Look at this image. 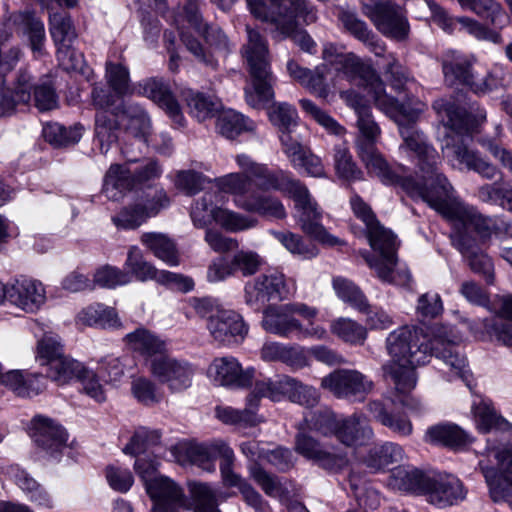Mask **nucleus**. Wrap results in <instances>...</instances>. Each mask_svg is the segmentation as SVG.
Segmentation results:
<instances>
[{
  "label": "nucleus",
  "mask_w": 512,
  "mask_h": 512,
  "mask_svg": "<svg viewBox=\"0 0 512 512\" xmlns=\"http://www.w3.org/2000/svg\"><path fill=\"white\" fill-rule=\"evenodd\" d=\"M386 349L391 361L383 366V371L398 391L407 392L416 387L415 368L428 363L432 355L442 361L440 371L447 381L461 379L472 388L467 359L443 328H438L431 339L415 326L397 328L388 334Z\"/></svg>",
  "instance_id": "f257e3e1"
},
{
  "label": "nucleus",
  "mask_w": 512,
  "mask_h": 512,
  "mask_svg": "<svg viewBox=\"0 0 512 512\" xmlns=\"http://www.w3.org/2000/svg\"><path fill=\"white\" fill-rule=\"evenodd\" d=\"M174 460L180 465L192 464L206 472H214L215 459H221L219 470L224 487L237 488L245 503L256 512H271L269 505L254 487L234 471L235 454L227 442L216 439L209 443H178L170 450Z\"/></svg>",
  "instance_id": "f03ea898"
},
{
  "label": "nucleus",
  "mask_w": 512,
  "mask_h": 512,
  "mask_svg": "<svg viewBox=\"0 0 512 512\" xmlns=\"http://www.w3.org/2000/svg\"><path fill=\"white\" fill-rule=\"evenodd\" d=\"M402 138L403 145H401V148L415 153L418 158V165L422 172V182L416 181L412 177H405L402 166L398 168L399 171L392 170L379 151L361 161L368 173L377 176L383 183L400 185L410 197L421 198L426 202L423 195L413 194L410 188H419L427 193H439V185L435 180V174H440L437 171L439 156L436 150L426 142L423 133L419 130H403Z\"/></svg>",
  "instance_id": "7ed1b4c3"
},
{
  "label": "nucleus",
  "mask_w": 512,
  "mask_h": 512,
  "mask_svg": "<svg viewBox=\"0 0 512 512\" xmlns=\"http://www.w3.org/2000/svg\"><path fill=\"white\" fill-rule=\"evenodd\" d=\"M439 193L423 192L419 188H410L413 194L423 195L426 203L446 218L459 233L474 230L481 237L494 234H508L512 230L510 222L501 217H485L473 206L465 204L454 194V189L443 174H435Z\"/></svg>",
  "instance_id": "20e7f679"
},
{
  "label": "nucleus",
  "mask_w": 512,
  "mask_h": 512,
  "mask_svg": "<svg viewBox=\"0 0 512 512\" xmlns=\"http://www.w3.org/2000/svg\"><path fill=\"white\" fill-rule=\"evenodd\" d=\"M254 168L251 178H254L255 185L260 190H280L293 198L295 206L300 212L298 220L300 228L307 236L329 247L344 244L343 240L330 234L320 223L322 212L304 184L288 177L283 172L272 173L265 165L254 166Z\"/></svg>",
  "instance_id": "39448f33"
},
{
  "label": "nucleus",
  "mask_w": 512,
  "mask_h": 512,
  "mask_svg": "<svg viewBox=\"0 0 512 512\" xmlns=\"http://www.w3.org/2000/svg\"><path fill=\"white\" fill-rule=\"evenodd\" d=\"M251 13L275 26L277 36L291 37L303 51L314 53L316 44L306 31L298 30L301 23L316 21V13L306 0H271L268 9L261 0H246Z\"/></svg>",
  "instance_id": "423d86ee"
},
{
  "label": "nucleus",
  "mask_w": 512,
  "mask_h": 512,
  "mask_svg": "<svg viewBox=\"0 0 512 512\" xmlns=\"http://www.w3.org/2000/svg\"><path fill=\"white\" fill-rule=\"evenodd\" d=\"M335 68L351 80L358 79L359 85L372 95L376 106L399 126L414 123L424 110V104L421 102L410 108L388 96L384 83L376 71L353 53H347Z\"/></svg>",
  "instance_id": "0eeeda50"
},
{
  "label": "nucleus",
  "mask_w": 512,
  "mask_h": 512,
  "mask_svg": "<svg viewBox=\"0 0 512 512\" xmlns=\"http://www.w3.org/2000/svg\"><path fill=\"white\" fill-rule=\"evenodd\" d=\"M247 43L242 47V55L247 62L254 92H246L247 103L252 107L269 102L274 97L275 78L271 71L268 43L261 33L246 27Z\"/></svg>",
  "instance_id": "6e6552de"
},
{
  "label": "nucleus",
  "mask_w": 512,
  "mask_h": 512,
  "mask_svg": "<svg viewBox=\"0 0 512 512\" xmlns=\"http://www.w3.org/2000/svg\"><path fill=\"white\" fill-rule=\"evenodd\" d=\"M252 181L243 173H230L215 179L219 191L231 194L238 208L276 219L286 217L285 208L277 198L251 190Z\"/></svg>",
  "instance_id": "1a4fd4ad"
},
{
  "label": "nucleus",
  "mask_w": 512,
  "mask_h": 512,
  "mask_svg": "<svg viewBox=\"0 0 512 512\" xmlns=\"http://www.w3.org/2000/svg\"><path fill=\"white\" fill-rule=\"evenodd\" d=\"M318 315V309L302 302H292L282 305H268L263 310L262 328L271 334L290 338L303 331V324L297 318L311 323Z\"/></svg>",
  "instance_id": "9d476101"
},
{
  "label": "nucleus",
  "mask_w": 512,
  "mask_h": 512,
  "mask_svg": "<svg viewBox=\"0 0 512 512\" xmlns=\"http://www.w3.org/2000/svg\"><path fill=\"white\" fill-rule=\"evenodd\" d=\"M367 237L372 249L379 252L380 258L376 259L368 252H363L362 256L366 263L375 270L380 280L395 283L396 236L378 223L367 231Z\"/></svg>",
  "instance_id": "9b49d317"
},
{
  "label": "nucleus",
  "mask_w": 512,
  "mask_h": 512,
  "mask_svg": "<svg viewBox=\"0 0 512 512\" xmlns=\"http://www.w3.org/2000/svg\"><path fill=\"white\" fill-rule=\"evenodd\" d=\"M214 197L213 193H205L193 205L190 215L195 226L203 228L211 220L229 232L244 231L256 226L257 221L253 218L229 209L214 207Z\"/></svg>",
  "instance_id": "f8f14e48"
},
{
  "label": "nucleus",
  "mask_w": 512,
  "mask_h": 512,
  "mask_svg": "<svg viewBox=\"0 0 512 512\" xmlns=\"http://www.w3.org/2000/svg\"><path fill=\"white\" fill-rule=\"evenodd\" d=\"M124 267L130 279L134 277L140 282L153 280L160 285L176 288L184 292H188L194 287V282L188 277L157 269L152 263L145 259L142 251L137 246H131L129 248Z\"/></svg>",
  "instance_id": "ddd939ff"
},
{
  "label": "nucleus",
  "mask_w": 512,
  "mask_h": 512,
  "mask_svg": "<svg viewBox=\"0 0 512 512\" xmlns=\"http://www.w3.org/2000/svg\"><path fill=\"white\" fill-rule=\"evenodd\" d=\"M321 387L338 399L363 401L373 390V381L355 369H337L321 379Z\"/></svg>",
  "instance_id": "4468645a"
},
{
  "label": "nucleus",
  "mask_w": 512,
  "mask_h": 512,
  "mask_svg": "<svg viewBox=\"0 0 512 512\" xmlns=\"http://www.w3.org/2000/svg\"><path fill=\"white\" fill-rule=\"evenodd\" d=\"M148 370L160 384L166 385L172 392L189 388L194 376L193 366L165 352L149 361Z\"/></svg>",
  "instance_id": "2eb2a0df"
},
{
  "label": "nucleus",
  "mask_w": 512,
  "mask_h": 512,
  "mask_svg": "<svg viewBox=\"0 0 512 512\" xmlns=\"http://www.w3.org/2000/svg\"><path fill=\"white\" fill-rule=\"evenodd\" d=\"M471 137L472 135L464 133V130H445V134L441 137L442 149L469 170H474L488 179L494 178L497 168L467 149L466 140Z\"/></svg>",
  "instance_id": "dca6fc26"
},
{
  "label": "nucleus",
  "mask_w": 512,
  "mask_h": 512,
  "mask_svg": "<svg viewBox=\"0 0 512 512\" xmlns=\"http://www.w3.org/2000/svg\"><path fill=\"white\" fill-rule=\"evenodd\" d=\"M432 108L444 128H478L486 124V110L476 104L460 108L446 98L436 99Z\"/></svg>",
  "instance_id": "f3484780"
},
{
  "label": "nucleus",
  "mask_w": 512,
  "mask_h": 512,
  "mask_svg": "<svg viewBox=\"0 0 512 512\" xmlns=\"http://www.w3.org/2000/svg\"><path fill=\"white\" fill-rule=\"evenodd\" d=\"M289 296L283 273L274 271L261 274L244 288L245 303L256 310L272 299H286Z\"/></svg>",
  "instance_id": "a211bd4d"
},
{
  "label": "nucleus",
  "mask_w": 512,
  "mask_h": 512,
  "mask_svg": "<svg viewBox=\"0 0 512 512\" xmlns=\"http://www.w3.org/2000/svg\"><path fill=\"white\" fill-rule=\"evenodd\" d=\"M25 313H36L46 302V291L37 280L21 277L5 285V300Z\"/></svg>",
  "instance_id": "6ab92c4d"
},
{
  "label": "nucleus",
  "mask_w": 512,
  "mask_h": 512,
  "mask_svg": "<svg viewBox=\"0 0 512 512\" xmlns=\"http://www.w3.org/2000/svg\"><path fill=\"white\" fill-rule=\"evenodd\" d=\"M366 14L376 28L385 36L404 40L409 33V25L401 8L390 2H378L366 7Z\"/></svg>",
  "instance_id": "aec40b11"
},
{
  "label": "nucleus",
  "mask_w": 512,
  "mask_h": 512,
  "mask_svg": "<svg viewBox=\"0 0 512 512\" xmlns=\"http://www.w3.org/2000/svg\"><path fill=\"white\" fill-rule=\"evenodd\" d=\"M207 328L214 341L223 345L241 343L249 330L240 314L226 309H217V313L208 321Z\"/></svg>",
  "instance_id": "412c9836"
},
{
  "label": "nucleus",
  "mask_w": 512,
  "mask_h": 512,
  "mask_svg": "<svg viewBox=\"0 0 512 512\" xmlns=\"http://www.w3.org/2000/svg\"><path fill=\"white\" fill-rule=\"evenodd\" d=\"M207 375L216 385L245 388L252 384L254 369H243L237 358L224 356L215 358L211 362Z\"/></svg>",
  "instance_id": "4be33fe9"
},
{
  "label": "nucleus",
  "mask_w": 512,
  "mask_h": 512,
  "mask_svg": "<svg viewBox=\"0 0 512 512\" xmlns=\"http://www.w3.org/2000/svg\"><path fill=\"white\" fill-rule=\"evenodd\" d=\"M422 495L431 504L445 507L463 500L466 490L462 482L452 475L428 474Z\"/></svg>",
  "instance_id": "5701e85b"
},
{
  "label": "nucleus",
  "mask_w": 512,
  "mask_h": 512,
  "mask_svg": "<svg viewBox=\"0 0 512 512\" xmlns=\"http://www.w3.org/2000/svg\"><path fill=\"white\" fill-rule=\"evenodd\" d=\"M488 453L497 460L498 470L483 460L479 461L478 466L489 486L492 500L498 502L505 498V491L500 488V479L502 478L512 488V448L492 449Z\"/></svg>",
  "instance_id": "b1692460"
},
{
  "label": "nucleus",
  "mask_w": 512,
  "mask_h": 512,
  "mask_svg": "<svg viewBox=\"0 0 512 512\" xmlns=\"http://www.w3.org/2000/svg\"><path fill=\"white\" fill-rule=\"evenodd\" d=\"M240 451L254 463L249 466V473L261 489L271 497H278L283 493V487L278 477L270 474L262 468L257 461L265 460L267 449L255 440H249L240 444Z\"/></svg>",
  "instance_id": "393cba45"
},
{
  "label": "nucleus",
  "mask_w": 512,
  "mask_h": 512,
  "mask_svg": "<svg viewBox=\"0 0 512 512\" xmlns=\"http://www.w3.org/2000/svg\"><path fill=\"white\" fill-rule=\"evenodd\" d=\"M146 492L153 501V512H178L183 504L184 492L172 479L159 475L147 482Z\"/></svg>",
  "instance_id": "a878e982"
},
{
  "label": "nucleus",
  "mask_w": 512,
  "mask_h": 512,
  "mask_svg": "<svg viewBox=\"0 0 512 512\" xmlns=\"http://www.w3.org/2000/svg\"><path fill=\"white\" fill-rule=\"evenodd\" d=\"M132 92L151 99L159 107L165 109L175 124L180 126L185 125L179 104L163 79L154 77L145 79L134 85Z\"/></svg>",
  "instance_id": "bb28decb"
},
{
  "label": "nucleus",
  "mask_w": 512,
  "mask_h": 512,
  "mask_svg": "<svg viewBox=\"0 0 512 512\" xmlns=\"http://www.w3.org/2000/svg\"><path fill=\"white\" fill-rule=\"evenodd\" d=\"M169 199L163 190L156 192L153 199L146 203L137 202L124 207L117 216L113 217L114 224L123 229H135L156 215L162 208L168 206Z\"/></svg>",
  "instance_id": "cd10ccee"
},
{
  "label": "nucleus",
  "mask_w": 512,
  "mask_h": 512,
  "mask_svg": "<svg viewBox=\"0 0 512 512\" xmlns=\"http://www.w3.org/2000/svg\"><path fill=\"white\" fill-rule=\"evenodd\" d=\"M30 435L34 442L47 452L53 454L65 447L66 431L52 419L35 416L31 420Z\"/></svg>",
  "instance_id": "c85d7f7f"
},
{
  "label": "nucleus",
  "mask_w": 512,
  "mask_h": 512,
  "mask_svg": "<svg viewBox=\"0 0 512 512\" xmlns=\"http://www.w3.org/2000/svg\"><path fill=\"white\" fill-rule=\"evenodd\" d=\"M124 341L130 350L145 358L147 367L154 357L167 352L166 342L144 327L128 333Z\"/></svg>",
  "instance_id": "c756f323"
},
{
  "label": "nucleus",
  "mask_w": 512,
  "mask_h": 512,
  "mask_svg": "<svg viewBox=\"0 0 512 512\" xmlns=\"http://www.w3.org/2000/svg\"><path fill=\"white\" fill-rule=\"evenodd\" d=\"M188 488L194 512H221L219 501L230 496L210 483L193 481L189 482Z\"/></svg>",
  "instance_id": "7c9ffc66"
},
{
  "label": "nucleus",
  "mask_w": 512,
  "mask_h": 512,
  "mask_svg": "<svg viewBox=\"0 0 512 512\" xmlns=\"http://www.w3.org/2000/svg\"><path fill=\"white\" fill-rule=\"evenodd\" d=\"M134 187L132 169L129 165L113 164L109 167L103 183V193L108 199L119 201Z\"/></svg>",
  "instance_id": "2f4dec72"
},
{
  "label": "nucleus",
  "mask_w": 512,
  "mask_h": 512,
  "mask_svg": "<svg viewBox=\"0 0 512 512\" xmlns=\"http://www.w3.org/2000/svg\"><path fill=\"white\" fill-rule=\"evenodd\" d=\"M334 435L342 444L355 446L370 439L373 432L364 416L353 414L339 421Z\"/></svg>",
  "instance_id": "473e14b6"
},
{
  "label": "nucleus",
  "mask_w": 512,
  "mask_h": 512,
  "mask_svg": "<svg viewBox=\"0 0 512 512\" xmlns=\"http://www.w3.org/2000/svg\"><path fill=\"white\" fill-rule=\"evenodd\" d=\"M259 405V398L255 394L247 397L246 408L239 410L232 407H217L216 417L225 424L238 425L243 427L255 426L261 422L256 409Z\"/></svg>",
  "instance_id": "72a5a7b5"
},
{
  "label": "nucleus",
  "mask_w": 512,
  "mask_h": 512,
  "mask_svg": "<svg viewBox=\"0 0 512 512\" xmlns=\"http://www.w3.org/2000/svg\"><path fill=\"white\" fill-rule=\"evenodd\" d=\"M427 477L417 468L399 466L391 471L387 485L393 490L422 495Z\"/></svg>",
  "instance_id": "f704fd0d"
},
{
  "label": "nucleus",
  "mask_w": 512,
  "mask_h": 512,
  "mask_svg": "<svg viewBox=\"0 0 512 512\" xmlns=\"http://www.w3.org/2000/svg\"><path fill=\"white\" fill-rule=\"evenodd\" d=\"M30 88V74L20 70L13 90L1 91L0 117L10 115L19 104H27L30 101Z\"/></svg>",
  "instance_id": "c9c22d12"
},
{
  "label": "nucleus",
  "mask_w": 512,
  "mask_h": 512,
  "mask_svg": "<svg viewBox=\"0 0 512 512\" xmlns=\"http://www.w3.org/2000/svg\"><path fill=\"white\" fill-rule=\"evenodd\" d=\"M404 458L403 448L395 443L386 442L369 449L362 462L373 472L383 470L388 465L398 463Z\"/></svg>",
  "instance_id": "e433bc0d"
},
{
  "label": "nucleus",
  "mask_w": 512,
  "mask_h": 512,
  "mask_svg": "<svg viewBox=\"0 0 512 512\" xmlns=\"http://www.w3.org/2000/svg\"><path fill=\"white\" fill-rule=\"evenodd\" d=\"M10 21L18 25L27 35L31 50L41 54L46 39L43 22L31 12H16L10 15Z\"/></svg>",
  "instance_id": "4c0bfd02"
},
{
  "label": "nucleus",
  "mask_w": 512,
  "mask_h": 512,
  "mask_svg": "<svg viewBox=\"0 0 512 512\" xmlns=\"http://www.w3.org/2000/svg\"><path fill=\"white\" fill-rule=\"evenodd\" d=\"M76 321L83 326L101 328H120L122 326L115 309L99 303L83 308L78 313Z\"/></svg>",
  "instance_id": "58836bf2"
},
{
  "label": "nucleus",
  "mask_w": 512,
  "mask_h": 512,
  "mask_svg": "<svg viewBox=\"0 0 512 512\" xmlns=\"http://www.w3.org/2000/svg\"><path fill=\"white\" fill-rule=\"evenodd\" d=\"M0 382L20 397H32L43 390V385L37 375L23 374L19 370H11L5 374L0 373Z\"/></svg>",
  "instance_id": "ea45409f"
},
{
  "label": "nucleus",
  "mask_w": 512,
  "mask_h": 512,
  "mask_svg": "<svg viewBox=\"0 0 512 512\" xmlns=\"http://www.w3.org/2000/svg\"><path fill=\"white\" fill-rule=\"evenodd\" d=\"M442 70L447 85L466 86L471 90V82H474L476 75L471 60L466 57H457L451 61H444Z\"/></svg>",
  "instance_id": "a19ab883"
},
{
  "label": "nucleus",
  "mask_w": 512,
  "mask_h": 512,
  "mask_svg": "<svg viewBox=\"0 0 512 512\" xmlns=\"http://www.w3.org/2000/svg\"><path fill=\"white\" fill-rule=\"evenodd\" d=\"M425 440L433 444L458 448L469 442V436L459 426L446 423L430 427L426 431Z\"/></svg>",
  "instance_id": "79ce46f5"
},
{
  "label": "nucleus",
  "mask_w": 512,
  "mask_h": 512,
  "mask_svg": "<svg viewBox=\"0 0 512 512\" xmlns=\"http://www.w3.org/2000/svg\"><path fill=\"white\" fill-rule=\"evenodd\" d=\"M141 242L145 245L158 259L162 260L169 266H177L179 264V255L174 242L165 234L149 232L141 236Z\"/></svg>",
  "instance_id": "37998d69"
},
{
  "label": "nucleus",
  "mask_w": 512,
  "mask_h": 512,
  "mask_svg": "<svg viewBox=\"0 0 512 512\" xmlns=\"http://www.w3.org/2000/svg\"><path fill=\"white\" fill-rule=\"evenodd\" d=\"M477 428L488 433L492 430L497 432H509L512 430V424L498 415L495 409L487 402L480 401L472 407Z\"/></svg>",
  "instance_id": "c03bdc74"
},
{
  "label": "nucleus",
  "mask_w": 512,
  "mask_h": 512,
  "mask_svg": "<svg viewBox=\"0 0 512 512\" xmlns=\"http://www.w3.org/2000/svg\"><path fill=\"white\" fill-rule=\"evenodd\" d=\"M368 410L378 422L393 432L401 436H408L412 433L411 421L404 415L390 413L388 407L382 402L371 401L368 404Z\"/></svg>",
  "instance_id": "a18cd8bd"
},
{
  "label": "nucleus",
  "mask_w": 512,
  "mask_h": 512,
  "mask_svg": "<svg viewBox=\"0 0 512 512\" xmlns=\"http://www.w3.org/2000/svg\"><path fill=\"white\" fill-rule=\"evenodd\" d=\"M332 334L352 345H362L367 338V329L350 318L340 317L331 322Z\"/></svg>",
  "instance_id": "49530a36"
},
{
  "label": "nucleus",
  "mask_w": 512,
  "mask_h": 512,
  "mask_svg": "<svg viewBox=\"0 0 512 512\" xmlns=\"http://www.w3.org/2000/svg\"><path fill=\"white\" fill-rule=\"evenodd\" d=\"M105 79L112 91L119 97L132 95L133 86L130 85L129 69L121 64L106 61Z\"/></svg>",
  "instance_id": "de8ad7c7"
},
{
  "label": "nucleus",
  "mask_w": 512,
  "mask_h": 512,
  "mask_svg": "<svg viewBox=\"0 0 512 512\" xmlns=\"http://www.w3.org/2000/svg\"><path fill=\"white\" fill-rule=\"evenodd\" d=\"M50 33L57 47L70 45L77 38L70 16L66 12H56L49 17Z\"/></svg>",
  "instance_id": "09e8293b"
},
{
  "label": "nucleus",
  "mask_w": 512,
  "mask_h": 512,
  "mask_svg": "<svg viewBox=\"0 0 512 512\" xmlns=\"http://www.w3.org/2000/svg\"><path fill=\"white\" fill-rule=\"evenodd\" d=\"M293 378L290 376H281L277 380H263L256 383L254 391L260 397H267L272 401H280L284 398L289 400V395L292 387Z\"/></svg>",
  "instance_id": "8fccbe9b"
},
{
  "label": "nucleus",
  "mask_w": 512,
  "mask_h": 512,
  "mask_svg": "<svg viewBox=\"0 0 512 512\" xmlns=\"http://www.w3.org/2000/svg\"><path fill=\"white\" fill-rule=\"evenodd\" d=\"M333 288L337 296L348 303L358 311H366L369 303L362 291L350 280L345 278H335L333 280Z\"/></svg>",
  "instance_id": "3c124183"
},
{
  "label": "nucleus",
  "mask_w": 512,
  "mask_h": 512,
  "mask_svg": "<svg viewBox=\"0 0 512 512\" xmlns=\"http://www.w3.org/2000/svg\"><path fill=\"white\" fill-rule=\"evenodd\" d=\"M83 368L82 363L64 355L49 365V377L55 382L65 384L73 378L77 379Z\"/></svg>",
  "instance_id": "603ef678"
},
{
  "label": "nucleus",
  "mask_w": 512,
  "mask_h": 512,
  "mask_svg": "<svg viewBox=\"0 0 512 512\" xmlns=\"http://www.w3.org/2000/svg\"><path fill=\"white\" fill-rule=\"evenodd\" d=\"M160 437L161 435L158 431L140 427L135 431L130 441L123 448V452L134 457L149 454V452H147L148 448L157 444Z\"/></svg>",
  "instance_id": "864d4df0"
},
{
  "label": "nucleus",
  "mask_w": 512,
  "mask_h": 512,
  "mask_svg": "<svg viewBox=\"0 0 512 512\" xmlns=\"http://www.w3.org/2000/svg\"><path fill=\"white\" fill-rule=\"evenodd\" d=\"M272 234L292 254L304 259H311L318 255L317 247L313 244L305 243L300 235L280 231H273Z\"/></svg>",
  "instance_id": "5fc2aeb1"
},
{
  "label": "nucleus",
  "mask_w": 512,
  "mask_h": 512,
  "mask_svg": "<svg viewBox=\"0 0 512 512\" xmlns=\"http://www.w3.org/2000/svg\"><path fill=\"white\" fill-rule=\"evenodd\" d=\"M131 392L138 402L146 406L154 405L162 399V393L156 383L145 376L132 380Z\"/></svg>",
  "instance_id": "6e6d98bb"
},
{
  "label": "nucleus",
  "mask_w": 512,
  "mask_h": 512,
  "mask_svg": "<svg viewBox=\"0 0 512 512\" xmlns=\"http://www.w3.org/2000/svg\"><path fill=\"white\" fill-rule=\"evenodd\" d=\"M30 92L34 91L35 106L40 111H48L57 107L58 96L55 92L54 85L50 79H44L38 83H32V77L30 76ZM32 94L30 93V99Z\"/></svg>",
  "instance_id": "4d7b16f0"
},
{
  "label": "nucleus",
  "mask_w": 512,
  "mask_h": 512,
  "mask_svg": "<svg viewBox=\"0 0 512 512\" xmlns=\"http://www.w3.org/2000/svg\"><path fill=\"white\" fill-rule=\"evenodd\" d=\"M506 86L504 73L499 68H494L480 75L476 72L474 82H471V91L477 95L497 91Z\"/></svg>",
  "instance_id": "13d9d810"
},
{
  "label": "nucleus",
  "mask_w": 512,
  "mask_h": 512,
  "mask_svg": "<svg viewBox=\"0 0 512 512\" xmlns=\"http://www.w3.org/2000/svg\"><path fill=\"white\" fill-rule=\"evenodd\" d=\"M470 9L481 17L486 18L495 26L504 25L507 16L500 4L495 0H469V4L461 6Z\"/></svg>",
  "instance_id": "bf43d9fd"
},
{
  "label": "nucleus",
  "mask_w": 512,
  "mask_h": 512,
  "mask_svg": "<svg viewBox=\"0 0 512 512\" xmlns=\"http://www.w3.org/2000/svg\"><path fill=\"white\" fill-rule=\"evenodd\" d=\"M37 354L41 365H51L54 360L63 357V344L58 335L48 333L45 334L37 345Z\"/></svg>",
  "instance_id": "052dcab7"
},
{
  "label": "nucleus",
  "mask_w": 512,
  "mask_h": 512,
  "mask_svg": "<svg viewBox=\"0 0 512 512\" xmlns=\"http://www.w3.org/2000/svg\"><path fill=\"white\" fill-rule=\"evenodd\" d=\"M338 18L344 28L355 38L365 43H372L373 33L355 12L340 8Z\"/></svg>",
  "instance_id": "680f3d73"
},
{
  "label": "nucleus",
  "mask_w": 512,
  "mask_h": 512,
  "mask_svg": "<svg viewBox=\"0 0 512 512\" xmlns=\"http://www.w3.org/2000/svg\"><path fill=\"white\" fill-rule=\"evenodd\" d=\"M340 97L355 110L358 118L357 128H378V124L372 117L370 107L363 104L362 98L355 91H341Z\"/></svg>",
  "instance_id": "e2e57ef3"
},
{
  "label": "nucleus",
  "mask_w": 512,
  "mask_h": 512,
  "mask_svg": "<svg viewBox=\"0 0 512 512\" xmlns=\"http://www.w3.org/2000/svg\"><path fill=\"white\" fill-rule=\"evenodd\" d=\"M199 34H201L206 43L219 55L225 57L230 52V43L225 33L218 27L209 26L201 18L200 29H197L192 23H189Z\"/></svg>",
  "instance_id": "0e129e2a"
},
{
  "label": "nucleus",
  "mask_w": 512,
  "mask_h": 512,
  "mask_svg": "<svg viewBox=\"0 0 512 512\" xmlns=\"http://www.w3.org/2000/svg\"><path fill=\"white\" fill-rule=\"evenodd\" d=\"M231 263L234 272L240 271L243 276H251L260 270L264 260L255 251L240 250L233 255Z\"/></svg>",
  "instance_id": "69168bd1"
},
{
  "label": "nucleus",
  "mask_w": 512,
  "mask_h": 512,
  "mask_svg": "<svg viewBox=\"0 0 512 512\" xmlns=\"http://www.w3.org/2000/svg\"><path fill=\"white\" fill-rule=\"evenodd\" d=\"M461 252L467 257L470 268L485 278L486 282H494V268L491 259L481 251H473L468 248H462Z\"/></svg>",
  "instance_id": "338daca9"
},
{
  "label": "nucleus",
  "mask_w": 512,
  "mask_h": 512,
  "mask_svg": "<svg viewBox=\"0 0 512 512\" xmlns=\"http://www.w3.org/2000/svg\"><path fill=\"white\" fill-rule=\"evenodd\" d=\"M339 421L331 410L325 408L316 411L310 420L305 418V425L310 426L312 430L324 436H328L335 434Z\"/></svg>",
  "instance_id": "774afa93"
}]
</instances>
